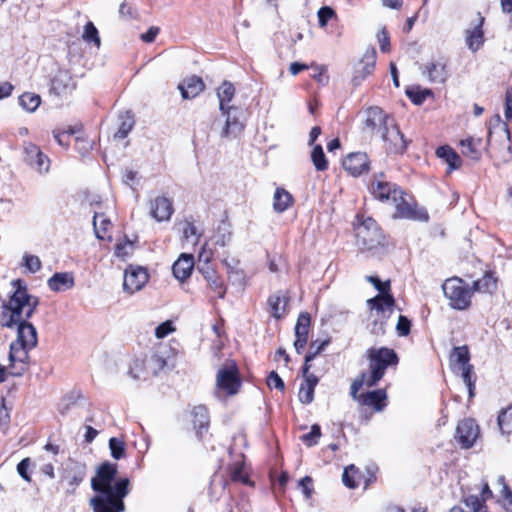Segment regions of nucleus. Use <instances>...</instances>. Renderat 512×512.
I'll return each mask as SVG.
<instances>
[{
	"label": "nucleus",
	"instance_id": "1",
	"mask_svg": "<svg viewBox=\"0 0 512 512\" xmlns=\"http://www.w3.org/2000/svg\"><path fill=\"white\" fill-rule=\"evenodd\" d=\"M117 464L104 462L96 469L91 479V488L96 493L89 505L93 512H124V498L129 494L128 478L116 480Z\"/></svg>",
	"mask_w": 512,
	"mask_h": 512
},
{
	"label": "nucleus",
	"instance_id": "2",
	"mask_svg": "<svg viewBox=\"0 0 512 512\" xmlns=\"http://www.w3.org/2000/svg\"><path fill=\"white\" fill-rule=\"evenodd\" d=\"M13 292L2 305L0 323L3 327L14 328L19 321L29 320L35 313L39 298L28 292L22 279L11 281Z\"/></svg>",
	"mask_w": 512,
	"mask_h": 512
},
{
	"label": "nucleus",
	"instance_id": "3",
	"mask_svg": "<svg viewBox=\"0 0 512 512\" xmlns=\"http://www.w3.org/2000/svg\"><path fill=\"white\" fill-rule=\"evenodd\" d=\"M368 361V372H364L369 377L370 385H377L383 378L388 367H395L398 364L396 352L387 347H371L366 351Z\"/></svg>",
	"mask_w": 512,
	"mask_h": 512
},
{
	"label": "nucleus",
	"instance_id": "4",
	"mask_svg": "<svg viewBox=\"0 0 512 512\" xmlns=\"http://www.w3.org/2000/svg\"><path fill=\"white\" fill-rule=\"evenodd\" d=\"M444 296L456 310H466L471 306L473 290L461 278L453 277L442 284Z\"/></svg>",
	"mask_w": 512,
	"mask_h": 512
},
{
	"label": "nucleus",
	"instance_id": "5",
	"mask_svg": "<svg viewBox=\"0 0 512 512\" xmlns=\"http://www.w3.org/2000/svg\"><path fill=\"white\" fill-rule=\"evenodd\" d=\"M357 244L361 249L372 250L383 244L384 237L376 221L366 218L356 228Z\"/></svg>",
	"mask_w": 512,
	"mask_h": 512
},
{
	"label": "nucleus",
	"instance_id": "6",
	"mask_svg": "<svg viewBox=\"0 0 512 512\" xmlns=\"http://www.w3.org/2000/svg\"><path fill=\"white\" fill-rule=\"evenodd\" d=\"M241 386L238 368L234 362L222 366L216 374V394L235 395Z\"/></svg>",
	"mask_w": 512,
	"mask_h": 512
},
{
	"label": "nucleus",
	"instance_id": "7",
	"mask_svg": "<svg viewBox=\"0 0 512 512\" xmlns=\"http://www.w3.org/2000/svg\"><path fill=\"white\" fill-rule=\"evenodd\" d=\"M391 203L394 204L396 210L394 218L423 222H427L429 219L426 209L419 207L414 201H408L403 190L399 192V197H395Z\"/></svg>",
	"mask_w": 512,
	"mask_h": 512
},
{
	"label": "nucleus",
	"instance_id": "8",
	"mask_svg": "<svg viewBox=\"0 0 512 512\" xmlns=\"http://www.w3.org/2000/svg\"><path fill=\"white\" fill-rule=\"evenodd\" d=\"M402 189L396 184L389 182L384 173L375 174L370 185L369 191L372 196L384 203H391L395 197H399Z\"/></svg>",
	"mask_w": 512,
	"mask_h": 512
},
{
	"label": "nucleus",
	"instance_id": "9",
	"mask_svg": "<svg viewBox=\"0 0 512 512\" xmlns=\"http://www.w3.org/2000/svg\"><path fill=\"white\" fill-rule=\"evenodd\" d=\"M364 115L363 132L371 136H380L383 130L387 129V125H391V120L393 119L377 106L366 109Z\"/></svg>",
	"mask_w": 512,
	"mask_h": 512
},
{
	"label": "nucleus",
	"instance_id": "10",
	"mask_svg": "<svg viewBox=\"0 0 512 512\" xmlns=\"http://www.w3.org/2000/svg\"><path fill=\"white\" fill-rule=\"evenodd\" d=\"M421 75L432 84H444L448 77V61L444 57L433 58L420 66Z\"/></svg>",
	"mask_w": 512,
	"mask_h": 512
},
{
	"label": "nucleus",
	"instance_id": "11",
	"mask_svg": "<svg viewBox=\"0 0 512 512\" xmlns=\"http://www.w3.org/2000/svg\"><path fill=\"white\" fill-rule=\"evenodd\" d=\"M221 113L226 116V120L220 137L225 139L237 138L245 128V124L241 119L243 116L242 110L235 106H228L225 112Z\"/></svg>",
	"mask_w": 512,
	"mask_h": 512
},
{
	"label": "nucleus",
	"instance_id": "12",
	"mask_svg": "<svg viewBox=\"0 0 512 512\" xmlns=\"http://www.w3.org/2000/svg\"><path fill=\"white\" fill-rule=\"evenodd\" d=\"M148 280L149 275L146 269L130 265L124 272L123 290L128 294H134L140 291Z\"/></svg>",
	"mask_w": 512,
	"mask_h": 512
},
{
	"label": "nucleus",
	"instance_id": "13",
	"mask_svg": "<svg viewBox=\"0 0 512 512\" xmlns=\"http://www.w3.org/2000/svg\"><path fill=\"white\" fill-rule=\"evenodd\" d=\"M380 138L385 143V149L389 153H403L407 147V141L394 119L391 120V125H387V129L383 130Z\"/></svg>",
	"mask_w": 512,
	"mask_h": 512
},
{
	"label": "nucleus",
	"instance_id": "14",
	"mask_svg": "<svg viewBox=\"0 0 512 512\" xmlns=\"http://www.w3.org/2000/svg\"><path fill=\"white\" fill-rule=\"evenodd\" d=\"M33 348L15 342L11 343L9 352L11 375L21 376L25 372L29 358L28 352Z\"/></svg>",
	"mask_w": 512,
	"mask_h": 512
},
{
	"label": "nucleus",
	"instance_id": "15",
	"mask_svg": "<svg viewBox=\"0 0 512 512\" xmlns=\"http://www.w3.org/2000/svg\"><path fill=\"white\" fill-rule=\"evenodd\" d=\"M479 435V427L471 418L461 420L456 428L455 438L462 448H470L474 445Z\"/></svg>",
	"mask_w": 512,
	"mask_h": 512
},
{
	"label": "nucleus",
	"instance_id": "16",
	"mask_svg": "<svg viewBox=\"0 0 512 512\" xmlns=\"http://www.w3.org/2000/svg\"><path fill=\"white\" fill-rule=\"evenodd\" d=\"M25 161L39 173L48 172L50 168L49 158L42 153L38 146L31 142H25L24 146Z\"/></svg>",
	"mask_w": 512,
	"mask_h": 512
},
{
	"label": "nucleus",
	"instance_id": "17",
	"mask_svg": "<svg viewBox=\"0 0 512 512\" xmlns=\"http://www.w3.org/2000/svg\"><path fill=\"white\" fill-rule=\"evenodd\" d=\"M165 354L166 353L160 349L154 352L148 359L145 360L144 365L146 374L135 372L134 367L130 368L129 374L133 379H146L149 374L157 375L167 365Z\"/></svg>",
	"mask_w": 512,
	"mask_h": 512
},
{
	"label": "nucleus",
	"instance_id": "18",
	"mask_svg": "<svg viewBox=\"0 0 512 512\" xmlns=\"http://www.w3.org/2000/svg\"><path fill=\"white\" fill-rule=\"evenodd\" d=\"M376 64V50L374 47H369L366 49L363 54L362 59L360 60L358 67L355 69L352 82L355 86L360 85V83L374 71Z\"/></svg>",
	"mask_w": 512,
	"mask_h": 512
},
{
	"label": "nucleus",
	"instance_id": "19",
	"mask_svg": "<svg viewBox=\"0 0 512 512\" xmlns=\"http://www.w3.org/2000/svg\"><path fill=\"white\" fill-rule=\"evenodd\" d=\"M492 497V491L487 482L483 483L480 496L474 494H463L461 502L468 509V512H487L486 500Z\"/></svg>",
	"mask_w": 512,
	"mask_h": 512
},
{
	"label": "nucleus",
	"instance_id": "20",
	"mask_svg": "<svg viewBox=\"0 0 512 512\" xmlns=\"http://www.w3.org/2000/svg\"><path fill=\"white\" fill-rule=\"evenodd\" d=\"M75 88L76 82L70 72L66 69H58L51 80V91L62 96L70 94Z\"/></svg>",
	"mask_w": 512,
	"mask_h": 512
},
{
	"label": "nucleus",
	"instance_id": "21",
	"mask_svg": "<svg viewBox=\"0 0 512 512\" xmlns=\"http://www.w3.org/2000/svg\"><path fill=\"white\" fill-rule=\"evenodd\" d=\"M311 365H303L302 375L304 382L301 384L299 389V400L303 404H310L314 399V389L318 384V377L312 373H309Z\"/></svg>",
	"mask_w": 512,
	"mask_h": 512
},
{
	"label": "nucleus",
	"instance_id": "22",
	"mask_svg": "<svg viewBox=\"0 0 512 512\" xmlns=\"http://www.w3.org/2000/svg\"><path fill=\"white\" fill-rule=\"evenodd\" d=\"M199 272L203 275L207 282L208 287L219 297L223 298L226 293V288L222 279L217 275L216 271L208 265V258L205 259L203 265L197 267Z\"/></svg>",
	"mask_w": 512,
	"mask_h": 512
},
{
	"label": "nucleus",
	"instance_id": "23",
	"mask_svg": "<svg viewBox=\"0 0 512 512\" xmlns=\"http://www.w3.org/2000/svg\"><path fill=\"white\" fill-rule=\"evenodd\" d=\"M344 169L352 176H359L369 169V159L366 153H351L343 160Z\"/></svg>",
	"mask_w": 512,
	"mask_h": 512
},
{
	"label": "nucleus",
	"instance_id": "24",
	"mask_svg": "<svg viewBox=\"0 0 512 512\" xmlns=\"http://www.w3.org/2000/svg\"><path fill=\"white\" fill-rule=\"evenodd\" d=\"M194 265L193 254L182 253L172 266L173 275L179 281H185L191 276Z\"/></svg>",
	"mask_w": 512,
	"mask_h": 512
},
{
	"label": "nucleus",
	"instance_id": "25",
	"mask_svg": "<svg viewBox=\"0 0 512 512\" xmlns=\"http://www.w3.org/2000/svg\"><path fill=\"white\" fill-rule=\"evenodd\" d=\"M17 328V339L14 341L15 343L23 344L28 347H36L37 345V330L33 324H31L28 320L19 321V323L15 324Z\"/></svg>",
	"mask_w": 512,
	"mask_h": 512
},
{
	"label": "nucleus",
	"instance_id": "26",
	"mask_svg": "<svg viewBox=\"0 0 512 512\" xmlns=\"http://www.w3.org/2000/svg\"><path fill=\"white\" fill-rule=\"evenodd\" d=\"M86 476V465L79 462H72L68 465L64 478L67 480L71 489L68 493H74L75 489L80 485Z\"/></svg>",
	"mask_w": 512,
	"mask_h": 512
},
{
	"label": "nucleus",
	"instance_id": "27",
	"mask_svg": "<svg viewBox=\"0 0 512 512\" xmlns=\"http://www.w3.org/2000/svg\"><path fill=\"white\" fill-rule=\"evenodd\" d=\"M172 201L166 197H157L151 203V215L157 221H168L173 214Z\"/></svg>",
	"mask_w": 512,
	"mask_h": 512
},
{
	"label": "nucleus",
	"instance_id": "28",
	"mask_svg": "<svg viewBox=\"0 0 512 512\" xmlns=\"http://www.w3.org/2000/svg\"><path fill=\"white\" fill-rule=\"evenodd\" d=\"M205 88L202 79L198 76H190L184 79L179 85L178 89L184 99H192L199 95Z\"/></svg>",
	"mask_w": 512,
	"mask_h": 512
},
{
	"label": "nucleus",
	"instance_id": "29",
	"mask_svg": "<svg viewBox=\"0 0 512 512\" xmlns=\"http://www.w3.org/2000/svg\"><path fill=\"white\" fill-rule=\"evenodd\" d=\"M484 18L479 17L478 24L471 30H466V45L472 52H477L484 44V32L482 29Z\"/></svg>",
	"mask_w": 512,
	"mask_h": 512
},
{
	"label": "nucleus",
	"instance_id": "30",
	"mask_svg": "<svg viewBox=\"0 0 512 512\" xmlns=\"http://www.w3.org/2000/svg\"><path fill=\"white\" fill-rule=\"evenodd\" d=\"M75 284L72 273L69 272H58L51 276L47 285L51 291L61 292L71 289Z\"/></svg>",
	"mask_w": 512,
	"mask_h": 512
},
{
	"label": "nucleus",
	"instance_id": "31",
	"mask_svg": "<svg viewBox=\"0 0 512 512\" xmlns=\"http://www.w3.org/2000/svg\"><path fill=\"white\" fill-rule=\"evenodd\" d=\"M460 145H461V153L464 156H466L474 161H477L480 159V157L482 155L481 150H482V146H483L482 139H480V138L475 139V138L469 137V138L461 140Z\"/></svg>",
	"mask_w": 512,
	"mask_h": 512
},
{
	"label": "nucleus",
	"instance_id": "32",
	"mask_svg": "<svg viewBox=\"0 0 512 512\" xmlns=\"http://www.w3.org/2000/svg\"><path fill=\"white\" fill-rule=\"evenodd\" d=\"M469 360L470 354L467 346L453 348L450 355V365L453 372H458L461 368L471 365Z\"/></svg>",
	"mask_w": 512,
	"mask_h": 512
},
{
	"label": "nucleus",
	"instance_id": "33",
	"mask_svg": "<svg viewBox=\"0 0 512 512\" xmlns=\"http://www.w3.org/2000/svg\"><path fill=\"white\" fill-rule=\"evenodd\" d=\"M294 202L293 196L284 188H276L273 196V209L277 213H283L289 209Z\"/></svg>",
	"mask_w": 512,
	"mask_h": 512
},
{
	"label": "nucleus",
	"instance_id": "34",
	"mask_svg": "<svg viewBox=\"0 0 512 512\" xmlns=\"http://www.w3.org/2000/svg\"><path fill=\"white\" fill-rule=\"evenodd\" d=\"M436 155L448 164V172L459 169L462 165L461 157L448 145L439 147Z\"/></svg>",
	"mask_w": 512,
	"mask_h": 512
},
{
	"label": "nucleus",
	"instance_id": "35",
	"mask_svg": "<svg viewBox=\"0 0 512 512\" xmlns=\"http://www.w3.org/2000/svg\"><path fill=\"white\" fill-rule=\"evenodd\" d=\"M387 398L385 390L378 389L361 395L362 403L372 406L377 411H381L385 407Z\"/></svg>",
	"mask_w": 512,
	"mask_h": 512
},
{
	"label": "nucleus",
	"instance_id": "36",
	"mask_svg": "<svg viewBox=\"0 0 512 512\" xmlns=\"http://www.w3.org/2000/svg\"><path fill=\"white\" fill-rule=\"evenodd\" d=\"M193 425L197 434L202 435L203 431H207L209 425L208 411L205 406L199 405L192 410Z\"/></svg>",
	"mask_w": 512,
	"mask_h": 512
},
{
	"label": "nucleus",
	"instance_id": "37",
	"mask_svg": "<svg viewBox=\"0 0 512 512\" xmlns=\"http://www.w3.org/2000/svg\"><path fill=\"white\" fill-rule=\"evenodd\" d=\"M93 226L95 235L98 239L104 240L110 238L107 234L109 228L112 226L111 221L103 213H95L93 217Z\"/></svg>",
	"mask_w": 512,
	"mask_h": 512
},
{
	"label": "nucleus",
	"instance_id": "38",
	"mask_svg": "<svg viewBox=\"0 0 512 512\" xmlns=\"http://www.w3.org/2000/svg\"><path fill=\"white\" fill-rule=\"evenodd\" d=\"M235 95V88L230 82H223L222 85L217 90V96L219 99V109L221 112H225V109L229 106L228 104L231 102Z\"/></svg>",
	"mask_w": 512,
	"mask_h": 512
},
{
	"label": "nucleus",
	"instance_id": "39",
	"mask_svg": "<svg viewBox=\"0 0 512 512\" xmlns=\"http://www.w3.org/2000/svg\"><path fill=\"white\" fill-rule=\"evenodd\" d=\"M134 126V117L130 111H125L119 115V127L115 132L114 137L124 139Z\"/></svg>",
	"mask_w": 512,
	"mask_h": 512
},
{
	"label": "nucleus",
	"instance_id": "40",
	"mask_svg": "<svg viewBox=\"0 0 512 512\" xmlns=\"http://www.w3.org/2000/svg\"><path fill=\"white\" fill-rule=\"evenodd\" d=\"M270 313L276 319H280L285 313L286 300L284 295L277 292L268 298Z\"/></svg>",
	"mask_w": 512,
	"mask_h": 512
},
{
	"label": "nucleus",
	"instance_id": "41",
	"mask_svg": "<svg viewBox=\"0 0 512 512\" xmlns=\"http://www.w3.org/2000/svg\"><path fill=\"white\" fill-rule=\"evenodd\" d=\"M394 298L389 293L380 294L372 299L368 300V305L371 309H376L381 312L391 310L394 306Z\"/></svg>",
	"mask_w": 512,
	"mask_h": 512
},
{
	"label": "nucleus",
	"instance_id": "42",
	"mask_svg": "<svg viewBox=\"0 0 512 512\" xmlns=\"http://www.w3.org/2000/svg\"><path fill=\"white\" fill-rule=\"evenodd\" d=\"M182 233L183 238L194 246L199 243L202 236V231L190 220L182 223Z\"/></svg>",
	"mask_w": 512,
	"mask_h": 512
},
{
	"label": "nucleus",
	"instance_id": "43",
	"mask_svg": "<svg viewBox=\"0 0 512 512\" xmlns=\"http://www.w3.org/2000/svg\"><path fill=\"white\" fill-rule=\"evenodd\" d=\"M497 287L496 279L491 273H485V275L473 282V292L492 293Z\"/></svg>",
	"mask_w": 512,
	"mask_h": 512
},
{
	"label": "nucleus",
	"instance_id": "44",
	"mask_svg": "<svg viewBox=\"0 0 512 512\" xmlns=\"http://www.w3.org/2000/svg\"><path fill=\"white\" fill-rule=\"evenodd\" d=\"M40 103L41 98L35 93L26 92L19 97L20 106L28 112H34L39 107Z\"/></svg>",
	"mask_w": 512,
	"mask_h": 512
},
{
	"label": "nucleus",
	"instance_id": "45",
	"mask_svg": "<svg viewBox=\"0 0 512 512\" xmlns=\"http://www.w3.org/2000/svg\"><path fill=\"white\" fill-rule=\"evenodd\" d=\"M311 160L317 171H325L328 168V161L321 145H315L311 152Z\"/></svg>",
	"mask_w": 512,
	"mask_h": 512
},
{
	"label": "nucleus",
	"instance_id": "46",
	"mask_svg": "<svg viewBox=\"0 0 512 512\" xmlns=\"http://www.w3.org/2000/svg\"><path fill=\"white\" fill-rule=\"evenodd\" d=\"M408 98L416 105H421L427 98L433 97L431 89L413 88L406 91Z\"/></svg>",
	"mask_w": 512,
	"mask_h": 512
},
{
	"label": "nucleus",
	"instance_id": "47",
	"mask_svg": "<svg viewBox=\"0 0 512 512\" xmlns=\"http://www.w3.org/2000/svg\"><path fill=\"white\" fill-rule=\"evenodd\" d=\"M498 426L503 434H509L512 431V406L500 412Z\"/></svg>",
	"mask_w": 512,
	"mask_h": 512
},
{
	"label": "nucleus",
	"instance_id": "48",
	"mask_svg": "<svg viewBox=\"0 0 512 512\" xmlns=\"http://www.w3.org/2000/svg\"><path fill=\"white\" fill-rule=\"evenodd\" d=\"M457 373L461 374V377L463 379V382L468 388L469 396H474V390H475V375L473 372V366L469 365L466 367H463L458 371Z\"/></svg>",
	"mask_w": 512,
	"mask_h": 512
},
{
	"label": "nucleus",
	"instance_id": "49",
	"mask_svg": "<svg viewBox=\"0 0 512 512\" xmlns=\"http://www.w3.org/2000/svg\"><path fill=\"white\" fill-rule=\"evenodd\" d=\"M310 322V315L307 312L301 313L295 325V336L308 337Z\"/></svg>",
	"mask_w": 512,
	"mask_h": 512
},
{
	"label": "nucleus",
	"instance_id": "50",
	"mask_svg": "<svg viewBox=\"0 0 512 512\" xmlns=\"http://www.w3.org/2000/svg\"><path fill=\"white\" fill-rule=\"evenodd\" d=\"M499 131L504 133L507 139L510 137V133L508 130V126L506 123L502 122L499 115H495V117L490 122V128L488 132V138L491 140L494 136V134Z\"/></svg>",
	"mask_w": 512,
	"mask_h": 512
},
{
	"label": "nucleus",
	"instance_id": "51",
	"mask_svg": "<svg viewBox=\"0 0 512 512\" xmlns=\"http://www.w3.org/2000/svg\"><path fill=\"white\" fill-rule=\"evenodd\" d=\"M329 344V340H323L321 342L318 341H312L309 346V351L305 356V362L304 365H310V362L314 360V358L322 352L326 346Z\"/></svg>",
	"mask_w": 512,
	"mask_h": 512
},
{
	"label": "nucleus",
	"instance_id": "52",
	"mask_svg": "<svg viewBox=\"0 0 512 512\" xmlns=\"http://www.w3.org/2000/svg\"><path fill=\"white\" fill-rule=\"evenodd\" d=\"M109 449L111 456L115 460H119L125 456V442L119 438L112 437L109 439Z\"/></svg>",
	"mask_w": 512,
	"mask_h": 512
},
{
	"label": "nucleus",
	"instance_id": "53",
	"mask_svg": "<svg viewBox=\"0 0 512 512\" xmlns=\"http://www.w3.org/2000/svg\"><path fill=\"white\" fill-rule=\"evenodd\" d=\"M321 437V428L318 424H313L311 426V431L309 433L303 434L300 439L301 441L307 445L308 447L315 446Z\"/></svg>",
	"mask_w": 512,
	"mask_h": 512
},
{
	"label": "nucleus",
	"instance_id": "54",
	"mask_svg": "<svg viewBox=\"0 0 512 512\" xmlns=\"http://www.w3.org/2000/svg\"><path fill=\"white\" fill-rule=\"evenodd\" d=\"M358 469L354 465H350L345 468L342 480L345 486L349 488H355L358 486V482L356 481V476L358 475Z\"/></svg>",
	"mask_w": 512,
	"mask_h": 512
},
{
	"label": "nucleus",
	"instance_id": "55",
	"mask_svg": "<svg viewBox=\"0 0 512 512\" xmlns=\"http://www.w3.org/2000/svg\"><path fill=\"white\" fill-rule=\"evenodd\" d=\"M498 483L502 486L501 493L503 496L504 505L507 511L512 512V492L509 489L508 485L505 483L504 476L498 477Z\"/></svg>",
	"mask_w": 512,
	"mask_h": 512
},
{
	"label": "nucleus",
	"instance_id": "56",
	"mask_svg": "<svg viewBox=\"0 0 512 512\" xmlns=\"http://www.w3.org/2000/svg\"><path fill=\"white\" fill-rule=\"evenodd\" d=\"M23 265L31 273H36L41 269V261L38 256L25 254L23 256Z\"/></svg>",
	"mask_w": 512,
	"mask_h": 512
},
{
	"label": "nucleus",
	"instance_id": "57",
	"mask_svg": "<svg viewBox=\"0 0 512 512\" xmlns=\"http://www.w3.org/2000/svg\"><path fill=\"white\" fill-rule=\"evenodd\" d=\"M317 16L319 26L321 28H324L327 25L328 21L335 17V11L328 6H324L318 10Z\"/></svg>",
	"mask_w": 512,
	"mask_h": 512
},
{
	"label": "nucleus",
	"instance_id": "58",
	"mask_svg": "<svg viewBox=\"0 0 512 512\" xmlns=\"http://www.w3.org/2000/svg\"><path fill=\"white\" fill-rule=\"evenodd\" d=\"M83 38L88 42H94L97 46L100 45L98 31L92 22H88L85 25Z\"/></svg>",
	"mask_w": 512,
	"mask_h": 512
},
{
	"label": "nucleus",
	"instance_id": "59",
	"mask_svg": "<svg viewBox=\"0 0 512 512\" xmlns=\"http://www.w3.org/2000/svg\"><path fill=\"white\" fill-rule=\"evenodd\" d=\"M364 385L368 387H373L374 385L369 384V377L365 373H362L358 378H356L351 384V395L353 398H356L357 392Z\"/></svg>",
	"mask_w": 512,
	"mask_h": 512
},
{
	"label": "nucleus",
	"instance_id": "60",
	"mask_svg": "<svg viewBox=\"0 0 512 512\" xmlns=\"http://www.w3.org/2000/svg\"><path fill=\"white\" fill-rule=\"evenodd\" d=\"M377 39L379 43L380 50L383 53H387L390 51V37L388 34V31L385 27H383L378 33H377Z\"/></svg>",
	"mask_w": 512,
	"mask_h": 512
},
{
	"label": "nucleus",
	"instance_id": "61",
	"mask_svg": "<svg viewBox=\"0 0 512 512\" xmlns=\"http://www.w3.org/2000/svg\"><path fill=\"white\" fill-rule=\"evenodd\" d=\"M410 328H411L410 320L407 317L400 315L398 318L397 325H396V330H397L398 335L399 336H407L410 333Z\"/></svg>",
	"mask_w": 512,
	"mask_h": 512
},
{
	"label": "nucleus",
	"instance_id": "62",
	"mask_svg": "<svg viewBox=\"0 0 512 512\" xmlns=\"http://www.w3.org/2000/svg\"><path fill=\"white\" fill-rule=\"evenodd\" d=\"M31 466V459L24 458L17 465L18 474L27 482H31V477L28 474V470Z\"/></svg>",
	"mask_w": 512,
	"mask_h": 512
},
{
	"label": "nucleus",
	"instance_id": "63",
	"mask_svg": "<svg viewBox=\"0 0 512 512\" xmlns=\"http://www.w3.org/2000/svg\"><path fill=\"white\" fill-rule=\"evenodd\" d=\"M174 331V327L171 321H165L158 325L155 329V336L158 339H162Z\"/></svg>",
	"mask_w": 512,
	"mask_h": 512
},
{
	"label": "nucleus",
	"instance_id": "64",
	"mask_svg": "<svg viewBox=\"0 0 512 512\" xmlns=\"http://www.w3.org/2000/svg\"><path fill=\"white\" fill-rule=\"evenodd\" d=\"M267 385L270 388H275L277 390L283 391L284 390V382L281 379V377L275 372L272 371L270 375L267 378Z\"/></svg>",
	"mask_w": 512,
	"mask_h": 512
}]
</instances>
